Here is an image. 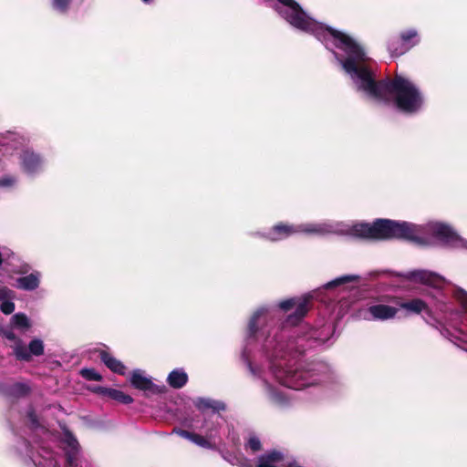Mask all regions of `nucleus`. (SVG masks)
Returning a JSON list of instances; mask_svg holds the SVG:
<instances>
[{"instance_id": "393cba45", "label": "nucleus", "mask_w": 467, "mask_h": 467, "mask_svg": "<svg viewBox=\"0 0 467 467\" xmlns=\"http://www.w3.org/2000/svg\"><path fill=\"white\" fill-rule=\"evenodd\" d=\"M72 0H52L51 6L54 11L64 14L67 11Z\"/></svg>"}, {"instance_id": "ddd939ff", "label": "nucleus", "mask_w": 467, "mask_h": 467, "mask_svg": "<svg viewBox=\"0 0 467 467\" xmlns=\"http://www.w3.org/2000/svg\"><path fill=\"white\" fill-rule=\"evenodd\" d=\"M430 302L426 303L424 300L420 298H414L409 300L407 302H403L400 304V307L408 312H411L413 314H420L424 313L431 319H435L434 312L444 314L445 312H441L437 310L431 302V299L429 298Z\"/></svg>"}, {"instance_id": "1a4fd4ad", "label": "nucleus", "mask_w": 467, "mask_h": 467, "mask_svg": "<svg viewBox=\"0 0 467 467\" xmlns=\"http://www.w3.org/2000/svg\"><path fill=\"white\" fill-rule=\"evenodd\" d=\"M19 160L22 171L29 176L36 175L44 170V159L31 149L23 150Z\"/></svg>"}, {"instance_id": "f03ea898", "label": "nucleus", "mask_w": 467, "mask_h": 467, "mask_svg": "<svg viewBox=\"0 0 467 467\" xmlns=\"http://www.w3.org/2000/svg\"><path fill=\"white\" fill-rule=\"evenodd\" d=\"M295 29L313 35L330 50L356 90L376 102H392L406 115H415L425 105V96L410 78L396 76L378 81L371 58L349 35L309 16L295 0H265Z\"/></svg>"}, {"instance_id": "423d86ee", "label": "nucleus", "mask_w": 467, "mask_h": 467, "mask_svg": "<svg viewBox=\"0 0 467 467\" xmlns=\"http://www.w3.org/2000/svg\"><path fill=\"white\" fill-rule=\"evenodd\" d=\"M420 42L419 31L410 27L400 31L399 37H390L387 42V48L391 56L400 57L418 46Z\"/></svg>"}, {"instance_id": "c756f323", "label": "nucleus", "mask_w": 467, "mask_h": 467, "mask_svg": "<svg viewBox=\"0 0 467 467\" xmlns=\"http://www.w3.org/2000/svg\"><path fill=\"white\" fill-rule=\"evenodd\" d=\"M3 335L5 338L14 342L13 347H17L18 343H23V341L17 337L12 330H4Z\"/></svg>"}, {"instance_id": "c85d7f7f", "label": "nucleus", "mask_w": 467, "mask_h": 467, "mask_svg": "<svg viewBox=\"0 0 467 467\" xmlns=\"http://www.w3.org/2000/svg\"><path fill=\"white\" fill-rule=\"evenodd\" d=\"M0 309L4 314L9 315L14 312L15 304L12 302V299H5L1 303Z\"/></svg>"}, {"instance_id": "f704fd0d", "label": "nucleus", "mask_w": 467, "mask_h": 467, "mask_svg": "<svg viewBox=\"0 0 467 467\" xmlns=\"http://www.w3.org/2000/svg\"><path fill=\"white\" fill-rule=\"evenodd\" d=\"M28 417H29V419H30V420H31L32 425H33V426H36V425H37V422H36V418L35 414H34L33 412H30V413L28 414Z\"/></svg>"}, {"instance_id": "aec40b11", "label": "nucleus", "mask_w": 467, "mask_h": 467, "mask_svg": "<svg viewBox=\"0 0 467 467\" xmlns=\"http://www.w3.org/2000/svg\"><path fill=\"white\" fill-rule=\"evenodd\" d=\"M188 375L182 368H175L167 378L168 384L173 389H181L186 385Z\"/></svg>"}, {"instance_id": "c9c22d12", "label": "nucleus", "mask_w": 467, "mask_h": 467, "mask_svg": "<svg viewBox=\"0 0 467 467\" xmlns=\"http://www.w3.org/2000/svg\"><path fill=\"white\" fill-rule=\"evenodd\" d=\"M49 463L52 465V467H58L57 461L54 459H49Z\"/></svg>"}, {"instance_id": "dca6fc26", "label": "nucleus", "mask_w": 467, "mask_h": 467, "mask_svg": "<svg viewBox=\"0 0 467 467\" xmlns=\"http://www.w3.org/2000/svg\"><path fill=\"white\" fill-rule=\"evenodd\" d=\"M193 404L202 412H204V410L209 409L213 410V414L211 416H204V419H208L210 423L213 422L211 418L214 417L216 412L224 410L225 409V406L223 402L208 398H197L193 400Z\"/></svg>"}, {"instance_id": "72a5a7b5", "label": "nucleus", "mask_w": 467, "mask_h": 467, "mask_svg": "<svg viewBox=\"0 0 467 467\" xmlns=\"http://www.w3.org/2000/svg\"><path fill=\"white\" fill-rule=\"evenodd\" d=\"M29 269L30 266L28 265H24L19 268V270L16 271V273L24 275L26 274L29 271Z\"/></svg>"}, {"instance_id": "7c9ffc66", "label": "nucleus", "mask_w": 467, "mask_h": 467, "mask_svg": "<svg viewBox=\"0 0 467 467\" xmlns=\"http://www.w3.org/2000/svg\"><path fill=\"white\" fill-rule=\"evenodd\" d=\"M15 296L14 292L7 287L0 288V301H4L5 299H13Z\"/></svg>"}, {"instance_id": "2f4dec72", "label": "nucleus", "mask_w": 467, "mask_h": 467, "mask_svg": "<svg viewBox=\"0 0 467 467\" xmlns=\"http://www.w3.org/2000/svg\"><path fill=\"white\" fill-rule=\"evenodd\" d=\"M173 432L176 433L177 435H179L180 437L184 438L186 440H189L191 441H192V437L194 435V432H191V431H185V430H181V429H175L173 431Z\"/></svg>"}, {"instance_id": "6e6552de", "label": "nucleus", "mask_w": 467, "mask_h": 467, "mask_svg": "<svg viewBox=\"0 0 467 467\" xmlns=\"http://www.w3.org/2000/svg\"><path fill=\"white\" fill-rule=\"evenodd\" d=\"M298 234V224L279 223L265 232H256L253 235L270 242H279Z\"/></svg>"}, {"instance_id": "7ed1b4c3", "label": "nucleus", "mask_w": 467, "mask_h": 467, "mask_svg": "<svg viewBox=\"0 0 467 467\" xmlns=\"http://www.w3.org/2000/svg\"><path fill=\"white\" fill-rule=\"evenodd\" d=\"M379 240L403 239L421 246L441 244L447 247H466L467 243L448 223L429 221L417 224L405 221L378 219Z\"/></svg>"}, {"instance_id": "6ab92c4d", "label": "nucleus", "mask_w": 467, "mask_h": 467, "mask_svg": "<svg viewBox=\"0 0 467 467\" xmlns=\"http://www.w3.org/2000/svg\"><path fill=\"white\" fill-rule=\"evenodd\" d=\"M94 391L102 395L109 396V398L123 404H130L133 402V399L130 395L115 389L98 387L94 389Z\"/></svg>"}, {"instance_id": "e433bc0d", "label": "nucleus", "mask_w": 467, "mask_h": 467, "mask_svg": "<svg viewBox=\"0 0 467 467\" xmlns=\"http://www.w3.org/2000/svg\"><path fill=\"white\" fill-rule=\"evenodd\" d=\"M144 4H151L153 3V0H141Z\"/></svg>"}, {"instance_id": "412c9836", "label": "nucleus", "mask_w": 467, "mask_h": 467, "mask_svg": "<svg viewBox=\"0 0 467 467\" xmlns=\"http://www.w3.org/2000/svg\"><path fill=\"white\" fill-rule=\"evenodd\" d=\"M11 327L21 331H26L31 327V322L24 313L15 314L10 320Z\"/></svg>"}, {"instance_id": "9d476101", "label": "nucleus", "mask_w": 467, "mask_h": 467, "mask_svg": "<svg viewBox=\"0 0 467 467\" xmlns=\"http://www.w3.org/2000/svg\"><path fill=\"white\" fill-rule=\"evenodd\" d=\"M44 342L38 337L33 338L26 348L24 343H18L17 347H13V352L18 360L29 361L32 356H41L44 353Z\"/></svg>"}, {"instance_id": "2eb2a0df", "label": "nucleus", "mask_w": 467, "mask_h": 467, "mask_svg": "<svg viewBox=\"0 0 467 467\" xmlns=\"http://www.w3.org/2000/svg\"><path fill=\"white\" fill-rule=\"evenodd\" d=\"M42 273L37 270L16 279V287L24 291H35L41 283Z\"/></svg>"}, {"instance_id": "4c0bfd02", "label": "nucleus", "mask_w": 467, "mask_h": 467, "mask_svg": "<svg viewBox=\"0 0 467 467\" xmlns=\"http://www.w3.org/2000/svg\"><path fill=\"white\" fill-rule=\"evenodd\" d=\"M3 265V258H2V253L0 252V267H2Z\"/></svg>"}, {"instance_id": "20e7f679", "label": "nucleus", "mask_w": 467, "mask_h": 467, "mask_svg": "<svg viewBox=\"0 0 467 467\" xmlns=\"http://www.w3.org/2000/svg\"><path fill=\"white\" fill-rule=\"evenodd\" d=\"M378 219L372 223H347L344 222L327 221L322 223H306L298 224V234L315 235H349L357 238L379 240Z\"/></svg>"}, {"instance_id": "9b49d317", "label": "nucleus", "mask_w": 467, "mask_h": 467, "mask_svg": "<svg viewBox=\"0 0 467 467\" xmlns=\"http://www.w3.org/2000/svg\"><path fill=\"white\" fill-rule=\"evenodd\" d=\"M62 445L67 467H77L80 461V449L78 441L70 432L66 431Z\"/></svg>"}, {"instance_id": "4be33fe9", "label": "nucleus", "mask_w": 467, "mask_h": 467, "mask_svg": "<svg viewBox=\"0 0 467 467\" xmlns=\"http://www.w3.org/2000/svg\"><path fill=\"white\" fill-rule=\"evenodd\" d=\"M17 184V177L14 174L5 173L0 176V190L11 191Z\"/></svg>"}, {"instance_id": "473e14b6", "label": "nucleus", "mask_w": 467, "mask_h": 467, "mask_svg": "<svg viewBox=\"0 0 467 467\" xmlns=\"http://www.w3.org/2000/svg\"><path fill=\"white\" fill-rule=\"evenodd\" d=\"M8 146L5 143V139L3 136H0V162L2 161L5 153L7 151Z\"/></svg>"}, {"instance_id": "b1692460", "label": "nucleus", "mask_w": 467, "mask_h": 467, "mask_svg": "<svg viewBox=\"0 0 467 467\" xmlns=\"http://www.w3.org/2000/svg\"><path fill=\"white\" fill-rule=\"evenodd\" d=\"M451 293L465 311H467V291L461 287H454Z\"/></svg>"}, {"instance_id": "a878e982", "label": "nucleus", "mask_w": 467, "mask_h": 467, "mask_svg": "<svg viewBox=\"0 0 467 467\" xmlns=\"http://www.w3.org/2000/svg\"><path fill=\"white\" fill-rule=\"evenodd\" d=\"M81 376L88 380L101 381L102 376L94 368H82Z\"/></svg>"}, {"instance_id": "cd10ccee", "label": "nucleus", "mask_w": 467, "mask_h": 467, "mask_svg": "<svg viewBox=\"0 0 467 467\" xmlns=\"http://www.w3.org/2000/svg\"><path fill=\"white\" fill-rule=\"evenodd\" d=\"M229 462L234 465H238L239 467H255L251 460H248L244 457H235L233 461Z\"/></svg>"}, {"instance_id": "f8f14e48", "label": "nucleus", "mask_w": 467, "mask_h": 467, "mask_svg": "<svg viewBox=\"0 0 467 467\" xmlns=\"http://www.w3.org/2000/svg\"><path fill=\"white\" fill-rule=\"evenodd\" d=\"M202 429L204 431V435L194 433L192 442L204 449H214L215 443L213 440L217 434V424L215 422L210 423L209 420L205 418Z\"/></svg>"}, {"instance_id": "f257e3e1", "label": "nucleus", "mask_w": 467, "mask_h": 467, "mask_svg": "<svg viewBox=\"0 0 467 467\" xmlns=\"http://www.w3.org/2000/svg\"><path fill=\"white\" fill-rule=\"evenodd\" d=\"M308 302L306 297H293L277 304H264L256 307L248 319L242 358L267 399L276 405H285L286 400L279 389L269 383L268 376L296 390L323 384L331 379V368L326 362L289 364L306 351L308 339L306 337L294 338L296 332H288L285 324H280L278 311L294 310L285 320L286 325L294 326L307 313Z\"/></svg>"}, {"instance_id": "4468645a", "label": "nucleus", "mask_w": 467, "mask_h": 467, "mask_svg": "<svg viewBox=\"0 0 467 467\" xmlns=\"http://www.w3.org/2000/svg\"><path fill=\"white\" fill-rule=\"evenodd\" d=\"M130 382L135 389L152 393H160L163 389L155 385L151 378L147 377L143 370L138 368L131 372Z\"/></svg>"}, {"instance_id": "39448f33", "label": "nucleus", "mask_w": 467, "mask_h": 467, "mask_svg": "<svg viewBox=\"0 0 467 467\" xmlns=\"http://www.w3.org/2000/svg\"><path fill=\"white\" fill-rule=\"evenodd\" d=\"M396 275L400 278L402 287L406 286L407 282L426 285L425 296L431 299L433 306L441 312L451 310L448 296L443 290L448 281L439 274L425 269H415L398 273Z\"/></svg>"}, {"instance_id": "bb28decb", "label": "nucleus", "mask_w": 467, "mask_h": 467, "mask_svg": "<svg viewBox=\"0 0 467 467\" xmlns=\"http://www.w3.org/2000/svg\"><path fill=\"white\" fill-rule=\"evenodd\" d=\"M245 446L254 452L261 449V441L257 436L250 435Z\"/></svg>"}, {"instance_id": "a211bd4d", "label": "nucleus", "mask_w": 467, "mask_h": 467, "mask_svg": "<svg viewBox=\"0 0 467 467\" xmlns=\"http://www.w3.org/2000/svg\"><path fill=\"white\" fill-rule=\"evenodd\" d=\"M99 357L101 361L114 373L119 375L126 374V367L125 365L116 358H114L111 354L105 350H101L99 352Z\"/></svg>"}, {"instance_id": "f3484780", "label": "nucleus", "mask_w": 467, "mask_h": 467, "mask_svg": "<svg viewBox=\"0 0 467 467\" xmlns=\"http://www.w3.org/2000/svg\"><path fill=\"white\" fill-rule=\"evenodd\" d=\"M358 276L355 275H347L337 277L324 285V288L328 291H335V288H339L340 291H345L350 289L352 286L351 283L357 282L358 280Z\"/></svg>"}, {"instance_id": "5701e85b", "label": "nucleus", "mask_w": 467, "mask_h": 467, "mask_svg": "<svg viewBox=\"0 0 467 467\" xmlns=\"http://www.w3.org/2000/svg\"><path fill=\"white\" fill-rule=\"evenodd\" d=\"M29 390V388L26 384L17 382L13 384L12 386L7 387L4 392L9 396L19 397L26 395Z\"/></svg>"}, {"instance_id": "0eeeda50", "label": "nucleus", "mask_w": 467, "mask_h": 467, "mask_svg": "<svg viewBox=\"0 0 467 467\" xmlns=\"http://www.w3.org/2000/svg\"><path fill=\"white\" fill-rule=\"evenodd\" d=\"M399 309L385 304H372L361 308L358 312V317L368 321H386L393 319Z\"/></svg>"}]
</instances>
